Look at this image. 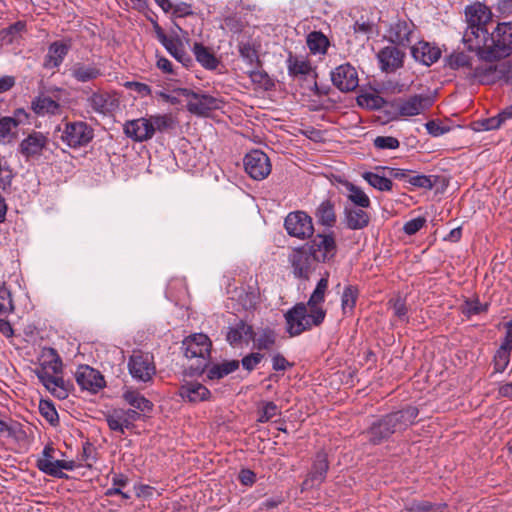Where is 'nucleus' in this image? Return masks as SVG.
Instances as JSON below:
<instances>
[{
  "mask_svg": "<svg viewBox=\"0 0 512 512\" xmlns=\"http://www.w3.org/2000/svg\"><path fill=\"white\" fill-rule=\"evenodd\" d=\"M63 363L54 348H43L38 363L34 368V373L40 383L58 399H65L69 395V390L61 376Z\"/></svg>",
  "mask_w": 512,
  "mask_h": 512,
  "instance_id": "obj_1",
  "label": "nucleus"
},
{
  "mask_svg": "<svg viewBox=\"0 0 512 512\" xmlns=\"http://www.w3.org/2000/svg\"><path fill=\"white\" fill-rule=\"evenodd\" d=\"M418 414L419 411L414 406L387 414L371 424L365 432V437L373 445L381 444L393 434L405 431L415 422Z\"/></svg>",
  "mask_w": 512,
  "mask_h": 512,
  "instance_id": "obj_2",
  "label": "nucleus"
},
{
  "mask_svg": "<svg viewBox=\"0 0 512 512\" xmlns=\"http://www.w3.org/2000/svg\"><path fill=\"white\" fill-rule=\"evenodd\" d=\"M512 53V22L499 23L487 33L479 51V60H501Z\"/></svg>",
  "mask_w": 512,
  "mask_h": 512,
  "instance_id": "obj_3",
  "label": "nucleus"
},
{
  "mask_svg": "<svg viewBox=\"0 0 512 512\" xmlns=\"http://www.w3.org/2000/svg\"><path fill=\"white\" fill-rule=\"evenodd\" d=\"M284 317L287 333L295 337L313 327L320 326L326 317V311L324 309L311 311L304 303H298L289 309Z\"/></svg>",
  "mask_w": 512,
  "mask_h": 512,
  "instance_id": "obj_4",
  "label": "nucleus"
},
{
  "mask_svg": "<svg viewBox=\"0 0 512 512\" xmlns=\"http://www.w3.org/2000/svg\"><path fill=\"white\" fill-rule=\"evenodd\" d=\"M498 60H477L469 72L468 80L471 83L482 85L493 84L501 80L507 70L504 64L496 63Z\"/></svg>",
  "mask_w": 512,
  "mask_h": 512,
  "instance_id": "obj_5",
  "label": "nucleus"
},
{
  "mask_svg": "<svg viewBox=\"0 0 512 512\" xmlns=\"http://www.w3.org/2000/svg\"><path fill=\"white\" fill-rule=\"evenodd\" d=\"M175 91L186 98V108L193 115L207 116L210 111L220 108V101L217 98L201 90L178 88Z\"/></svg>",
  "mask_w": 512,
  "mask_h": 512,
  "instance_id": "obj_6",
  "label": "nucleus"
},
{
  "mask_svg": "<svg viewBox=\"0 0 512 512\" xmlns=\"http://www.w3.org/2000/svg\"><path fill=\"white\" fill-rule=\"evenodd\" d=\"M93 138V128L84 121L67 122L61 134V141L72 149L87 146Z\"/></svg>",
  "mask_w": 512,
  "mask_h": 512,
  "instance_id": "obj_7",
  "label": "nucleus"
},
{
  "mask_svg": "<svg viewBox=\"0 0 512 512\" xmlns=\"http://www.w3.org/2000/svg\"><path fill=\"white\" fill-rule=\"evenodd\" d=\"M287 234L299 240H306L313 236L314 225L312 218L304 211L288 213L284 220Z\"/></svg>",
  "mask_w": 512,
  "mask_h": 512,
  "instance_id": "obj_8",
  "label": "nucleus"
},
{
  "mask_svg": "<svg viewBox=\"0 0 512 512\" xmlns=\"http://www.w3.org/2000/svg\"><path fill=\"white\" fill-rule=\"evenodd\" d=\"M211 346V341L207 335L197 333L187 337L183 341L182 348L184 350V355L186 358L199 359V368L201 366H206V362L210 356Z\"/></svg>",
  "mask_w": 512,
  "mask_h": 512,
  "instance_id": "obj_9",
  "label": "nucleus"
},
{
  "mask_svg": "<svg viewBox=\"0 0 512 512\" xmlns=\"http://www.w3.org/2000/svg\"><path fill=\"white\" fill-rule=\"evenodd\" d=\"M288 260L293 269V274L297 278H308L318 264L306 244L293 248L289 254Z\"/></svg>",
  "mask_w": 512,
  "mask_h": 512,
  "instance_id": "obj_10",
  "label": "nucleus"
},
{
  "mask_svg": "<svg viewBox=\"0 0 512 512\" xmlns=\"http://www.w3.org/2000/svg\"><path fill=\"white\" fill-rule=\"evenodd\" d=\"M128 370L134 380L150 381L156 372L153 357L148 353L134 352L129 358Z\"/></svg>",
  "mask_w": 512,
  "mask_h": 512,
  "instance_id": "obj_11",
  "label": "nucleus"
},
{
  "mask_svg": "<svg viewBox=\"0 0 512 512\" xmlns=\"http://www.w3.org/2000/svg\"><path fill=\"white\" fill-rule=\"evenodd\" d=\"M306 245L318 263L332 260L337 253V245L333 233L317 234Z\"/></svg>",
  "mask_w": 512,
  "mask_h": 512,
  "instance_id": "obj_12",
  "label": "nucleus"
},
{
  "mask_svg": "<svg viewBox=\"0 0 512 512\" xmlns=\"http://www.w3.org/2000/svg\"><path fill=\"white\" fill-rule=\"evenodd\" d=\"M140 419V414L134 409L115 408L105 414L109 429L123 435L125 430L134 427V422Z\"/></svg>",
  "mask_w": 512,
  "mask_h": 512,
  "instance_id": "obj_13",
  "label": "nucleus"
},
{
  "mask_svg": "<svg viewBox=\"0 0 512 512\" xmlns=\"http://www.w3.org/2000/svg\"><path fill=\"white\" fill-rule=\"evenodd\" d=\"M246 173L254 180H263L271 173L269 157L261 150H252L244 157Z\"/></svg>",
  "mask_w": 512,
  "mask_h": 512,
  "instance_id": "obj_14",
  "label": "nucleus"
},
{
  "mask_svg": "<svg viewBox=\"0 0 512 512\" xmlns=\"http://www.w3.org/2000/svg\"><path fill=\"white\" fill-rule=\"evenodd\" d=\"M75 379L81 389L93 394L98 393L106 385L103 375L88 365H81L77 368Z\"/></svg>",
  "mask_w": 512,
  "mask_h": 512,
  "instance_id": "obj_15",
  "label": "nucleus"
},
{
  "mask_svg": "<svg viewBox=\"0 0 512 512\" xmlns=\"http://www.w3.org/2000/svg\"><path fill=\"white\" fill-rule=\"evenodd\" d=\"M49 139L42 132L33 131L19 144V152L27 160L38 159L47 149Z\"/></svg>",
  "mask_w": 512,
  "mask_h": 512,
  "instance_id": "obj_16",
  "label": "nucleus"
},
{
  "mask_svg": "<svg viewBox=\"0 0 512 512\" xmlns=\"http://www.w3.org/2000/svg\"><path fill=\"white\" fill-rule=\"evenodd\" d=\"M331 80L340 91L349 92L358 87L359 79L356 69L350 64H342L331 72Z\"/></svg>",
  "mask_w": 512,
  "mask_h": 512,
  "instance_id": "obj_17",
  "label": "nucleus"
},
{
  "mask_svg": "<svg viewBox=\"0 0 512 512\" xmlns=\"http://www.w3.org/2000/svg\"><path fill=\"white\" fill-rule=\"evenodd\" d=\"M123 131L128 138L135 142H146L153 138L149 116L126 121Z\"/></svg>",
  "mask_w": 512,
  "mask_h": 512,
  "instance_id": "obj_18",
  "label": "nucleus"
},
{
  "mask_svg": "<svg viewBox=\"0 0 512 512\" xmlns=\"http://www.w3.org/2000/svg\"><path fill=\"white\" fill-rule=\"evenodd\" d=\"M329 465L326 454L318 453L313 462L311 471L302 483L301 490H309L319 487L326 479Z\"/></svg>",
  "mask_w": 512,
  "mask_h": 512,
  "instance_id": "obj_19",
  "label": "nucleus"
},
{
  "mask_svg": "<svg viewBox=\"0 0 512 512\" xmlns=\"http://www.w3.org/2000/svg\"><path fill=\"white\" fill-rule=\"evenodd\" d=\"M87 104L93 112L100 115H110L119 106L118 99L107 92H93L87 98Z\"/></svg>",
  "mask_w": 512,
  "mask_h": 512,
  "instance_id": "obj_20",
  "label": "nucleus"
},
{
  "mask_svg": "<svg viewBox=\"0 0 512 512\" xmlns=\"http://www.w3.org/2000/svg\"><path fill=\"white\" fill-rule=\"evenodd\" d=\"M405 53L396 46H386L377 53L380 69L390 73L403 66Z\"/></svg>",
  "mask_w": 512,
  "mask_h": 512,
  "instance_id": "obj_21",
  "label": "nucleus"
},
{
  "mask_svg": "<svg viewBox=\"0 0 512 512\" xmlns=\"http://www.w3.org/2000/svg\"><path fill=\"white\" fill-rule=\"evenodd\" d=\"M71 49V42L69 40H59L52 42L47 49V54L44 57L43 67L45 69H56L61 66L65 57Z\"/></svg>",
  "mask_w": 512,
  "mask_h": 512,
  "instance_id": "obj_22",
  "label": "nucleus"
},
{
  "mask_svg": "<svg viewBox=\"0 0 512 512\" xmlns=\"http://www.w3.org/2000/svg\"><path fill=\"white\" fill-rule=\"evenodd\" d=\"M432 105V99L427 95H413L397 104V111L401 116H416L423 113Z\"/></svg>",
  "mask_w": 512,
  "mask_h": 512,
  "instance_id": "obj_23",
  "label": "nucleus"
},
{
  "mask_svg": "<svg viewBox=\"0 0 512 512\" xmlns=\"http://www.w3.org/2000/svg\"><path fill=\"white\" fill-rule=\"evenodd\" d=\"M368 207H351L345 205L344 207V221L345 225L350 230L365 229L371 221L370 214L366 211Z\"/></svg>",
  "mask_w": 512,
  "mask_h": 512,
  "instance_id": "obj_24",
  "label": "nucleus"
},
{
  "mask_svg": "<svg viewBox=\"0 0 512 512\" xmlns=\"http://www.w3.org/2000/svg\"><path fill=\"white\" fill-rule=\"evenodd\" d=\"M491 18L490 9L480 2L473 3L465 8V19L468 26L487 27Z\"/></svg>",
  "mask_w": 512,
  "mask_h": 512,
  "instance_id": "obj_25",
  "label": "nucleus"
},
{
  "mask_svg": "<svg viewBox=\"0 0 512 512\" xmlns=\"http://www.w3.org/2000/svg\"><path fill=\"white\" fill-rule=\"evenodd\" d=\"M411 54L416 61L430 66L438 61L441 56V50L428 42L419 41L412 46Z\"/></svg>",
  "mask_w": 512,
  "mask_h": 512,
  "instance_id": "obj_26",
  "label": "nucleus"
},
{
  "mask_svg": "<svg viewBox=\"0 0 512 512\" xmlns=\"http://www.w3.org/2000/svg\"><path fill=\"white\" fill-rule=\"evenodd\" d=\"M253 337V328L244 321H238L228 328L226 340L233 347L248 344Z\"/></svg>",
  "mask_w": 512,
  "mask_h": 512,
  "instance_id": "obj_27",
  "label": "nucleus"
},
{
  "mask_svg": "<svg viewBox=\"0 0 512 512\" xmlns=\"http://www.w3.org/2000/svg\"><path fill=\"white\" fill-rule=\"evenodd\" d=\"M413 24L406 21H398L392 24L388 30V40L402 47H408L411 44L413 34Z\"/></svg>",
  "mask_w": 512,
  "mask_h": 512,
  "instance_id": "obj_28",
  "label": "nucleus"
},
{
  "mask_svg": "<svg viewBox=\"0 0 512 512\" xmlns=\"http://www.w3.org/2000/svg\"><path fill=\"white\" fill-rule=\"evenodd\" d=\"M71 77L80 83L93 81L102 76L100 67L95 63L76 62L69 69Z\"/></svg>",
  "mask_w": 512,
  "mask_h": 512,
  "instance_id": "obj_29",
  "label": "nucleus"
},
{
  "mask_svg": "<svg viewBox=\"0 0 512 512\" xmlns=\"http://www.w3.org/2000/svg\"><path fill=\"white\" fill-rule=\"evenodd\" d=\"M487 33V27H472L467 25L463 32L462 42L469 51L475 52L478 57L479 51L483 43H485Z\"/></svg>",
  "mask_w": 512,
  "mask_h": 512,
  "instance_id": "obj_30",
  "label": "nucleus"
},
{
  "mask_svg": "<svg viewBox=\"0 0 512 512\" xmlns=\"http://www.w3.org/2000/svg\"><path fill=\"white\" fill-rule=\"evenodd\" d=\"M343 191L351 207H370L371 200L362 188L347 180L340 182Z\"/></svg>",
  "mask_w": 512,
  "mask_h": 512,
  "instance_id": "obj_31",
  "label": "nucleus"
},
{
  "mask_svg": "<svg viewBox=\"0 0 512 512\" xmlns=\"http://www.w3.org/2000/svg\"><path fill=\"white\" fill-rule=\"evenodd\" d=\"M122 398L131 407L130 409L136 410L140 415L153 409L152 402L132 387H124Z\"/></svg>",
  "mask_w": 512,
  "mask_h": 512,
  "instance_id": "obj_32",
  "label": "nucleus"
},
{
  "mask_svg": "<svg viewBox=\"0 0 512 512\" xmlns=\"http://www.w3.org/2000/svg\"><path fill=\"white\" fill-rule=\"evenodd\" d=\"M25 116L26 112L23 109H17L15 111V117H2L0 118V143H10L16 136V129L19 126V121L16 117Z\"/></svg>",
  "mask_w": 512,
  "mask_h": 512,
  "instance_id": "obj_33",
  "label": "nucleus"
},
{
  "mask_svg": "<svg viewBox=\"0 0 512 512\" xmlns=\"http://www.w3.org/2000/svg\"><path fill=\"white\" fill-rule=\"evenodd\" d=\"M179 395L182 399L192 403L207 400L210 391L199 382H186L179 389Z\"/></svg>",
  "mask_w": 512,
  "mask_h": 512,
  "instance_id": "obj_34",
  "label": "nucleus"
},
{
  "mask_svg": "<svg viewBox=\"0 0 512 512\" xmlns=\"http://www.w3.org/2000/svg\"><path fill=\"white\" fill-rule=\"evenodd\" d=\"M31 108L38 116L60 115L62 113L59 102L44 95L36 97L31 103Z\"/></svg>",
  "mask_w": 512,
  "mask_h": 512,
  "instance_id": "obj_35",
  "label": "nucleus"
},
{
  "mask_svg": "<svg viewBox=\"0 0 512 512\" xmlns=\"http://www.w3.org/2000/svg\"><path fill=\"white\" fill-rule=\"evenodd\" d=\"M378 168H376V172H364L362 174L363 179L379 191H391L393 183L390 177L387 175V172Z\"/></svg>",
  "mask_w": 512,
  "mask_h": 512,
  "instance_id": "obj_36",
  "label": "nucleus"
},
{
  "mask_svg": "<svg viewBox=\"0 0 512 512\" xmlns=\"http://www.w3.org/2000/svg\"><path fill=\"white\" fill-rule=\"evenodd\" d=\"M193 54L199 64L207 70H215L219 65L216 56L203 44L194 43L192 48Z\"/></svg>",
  "mask_w": 512,
  "mask_h": 512,
  "instance_id": "obj_37",
  "label": "nucleus"
},
{
  "mask_svg": "<svg viewBox=\"0 0 512 512\" xmlns=\"http://www.w3.org/2000/svg\"><path fill=\"white\" fill-rule=\"evenodd\" d=\"M475 61L464 52H454L448 57L447 64L451 69L462 70L465 78L468 80L469 72L472 70Z\"/></svg>",
  "mask_w": 512,
  "mask_h": 512,
  "instance_id": "obj_38",
  "label": "nucleus"
},
{
  "mask_svg": "<svg viewBox=\"0 0 512 512\" xmlns=\"http://www.w3.org/2000/svg\"><path fill=\"white\" fill-rule=\"evenodd\" d=\"M315 217L319 224L326 227H333L336 223V213L331 200L322 201L316 208Z\"/></svg>",
  "mask_w": 512,
  "mask_h": 512,
  "instance_id": "obj_39",
  "label": "nucleus"
},
{
  "mask_svg": "<svg viewBox=\"0 0 512 512\" xmlns=\"http://www.w3.org/2000/svg\"><path fill=\"white\" fill-rule=\"evenodd\" d=\"M277 339V334L273 329L264 328L256 333L253 332L252 340L254 342V346L258 350H271Z\"/></svg>",
  "mask_w": 512,
  "mask_h": 512,
  "instance_id": "obj_40",
  "label": "nucleus"
},
{
  "mask_svg": "<svg viewBox=\"0 0 512 512\" xmlns=\"http://www.w3.org/2000/svg\"><path fill=\"white\" fill-rule=\"evenodd\" d=\"M328 288V278L322 277L312 294L310 295L308 302L305 304L311 311H314L315 309H323L321 304L325 300V294Z\"/></svg>",
  "mask_w": 512,
  "mask_h": 512,
  "instance_id": "obj_41",
  "label": "nucleus"
},
{
  "mask_svg": "<svg viewBox=\"0 0 512 512\" xmlns=\"http://www.w3.org/2000/svg\"><path fill=\"white\" fill-rule=\"evenodd\" d=\"M445 503L433 504L426 500H409L405 502L404 509L408 512H443Z\"/></svg>",
  "mask_w": 512,
  "mask_h": 512,
  "instance_id": "obj_42",
  "label": "nucleus"
},
{
  "mask_svg": "<svg viewBox=\"0 0 512 512\" xmlns=\"http://www.w3.org/2000/svg\"><path fill=\"white\" fill-rule=\"evenodd\" d=\"M359 290L357 286L347 285L344 287L341 296V309L344 315H351L354 311Z\"/></svg>",
  "mask_w": 512,
  "mask_h": 512,
  "instance_id": "obj_43",
  "label": "nucleus"
},
{
  "mask_svg": "<svg viewBox=\"0 0 512 512\" xmlns=\"http://www.w3.org/2000/svg\"><path fill=\"white\" fill-rule=\"evenodd\" d=\"M239 367L237 360L225 361L221 364L212 365L207 371V377L211 380L221 379L234 372Z\"/></svg>",
  "mask_w": 512,
  "mask_h": 512,
  "instance_id": "obj_44",
  "label": "nucleus"
},
{
  "mask_svg": "<svg viewBox=\"0 0 512 512\" xmlns=\"http://www.w3.org/2000/svg\"><path fill=\"white\" fill-rule=\"evenodd\" d=\"M149 121L153 129V136L156 132H167L175 126V121L170 114H154L149 115Z\"/></svg>",
  "mask_w": 512,
  "mask_h": 512,
  "instance_id": "obj_45",
  "label": "nucleus"
},
{
  "mask_svg": "<svg viewBox=\"0 0 512 512\" xmlns=\"http://www.w3.org/2000/svg\"><path fill=\"white\" fill-rule=\"evenodd\" d=\"M161 44L169 52L170 55H172L177 61L181 62L182 64L186 65V62L190 60L178 38L169 37Z\"/></svg>",
  "mask_w": 512,
  "mask_h": 512,
  "instance_id": "obj_46",
  "label": "nucleus"
},
{
  "mask_svg": "<svg viewBox=\"0 0 512 512\" xmlns=\"http://www.w3.org/2000/svg\"><path fill=\"white\" fill-rule=\"evenodd\" d=\"M488 307V303H481L478 297L467 298L461 305V312L466 317L471 318L472 316L487 312Z\"/></svg>",
  "mask_w": 512,
  "mask_h": 512,
  "instance_id": "obj_47",
  "label": "nucleus"
},
{
  "mask_svg": "<svg viewBox=\"0 0 512 512\" xmlns=\"http://www.w3.org/2000/svg\"><path fill=\"white\" fill-rule=\"evenodd\" d=\"M307 45L313 54H324L329 41L323 33L314 31L307 36Z\"/></svg>",
  "mask_w": 512,
  "mask_h": 512,
  "instance_id": "obj_48",
  "label": "nucleus"
},
{
  "mask_svg": "<svg viewBox=\"0 0 512 512\" xmlns=\"http://www.w3.org/2000/svg\"><path fill=\"white\" fill-rule=\"evenodd\" d=\"M238 51L245 63L253 68L258 66V52L253 44L249 41H241L238 44Z\"/></svg>",
  "mask_w": 512,
  "mask_h": 512,
  "instance_id": "obj_49",
  "label": "nucleus"
},
{
  "mask_svg": "<svg viewBox=\"0 0 512 512\" xmlns=\"http://www.w3.org/2000/svg\"><path fill=\"white\" fill-rule=\"evenodd\" d=\"M37 467L43 473L57 477V478H66L67 475L60 471L59 460L49 459V458H39L37 460Z\"/></svg>",
  "mask_w": 512,
  "mask_h": 512,
  "instance_id": "obj_50",
  "label": "nucleus"
},
{
  "mask_svg": "<svg viewBox=\"0 0 512 512\" xmlns=\"http://www.w3.org/2000/svg\"><path fill=\"white\" fill-rule=\"evenodd\" d=\"M39 413L51 426L59 425V415L52 401L40 400Z\"/></svg>",
  "mask_w": 512,
  "mask_h": 512,
  "instance_id": "obj_51",
  "label": "nucleus"
},
{
  "mask_svg": "<svg viewBox=\"0 0 512 512\" xmlns=\"http://www.w3.org/2000/svg\"><path fill=\"white\" fill-rule=\"evenodd\" d=\"M438 177L433 175H422L411 174V177L408 178V183L417 188H423L430 190L437 183Z\"/></svg>",
  "mask_w": 512,
  "mask_h": 512,
  "instance_id": "obj_52",
  "label": "nucleus"
},
{
  "mask_svg": "<svg viewBox=\"0 0 512 512\" xmlns=\"http://www.w3.org/2000/svg\"><path fill=\"white\" fill-rule=\"evenodd\" d=\"M15 307L10 290L5 286H0V315L7 316L14 311Z\"/></svg>",
  "mask_w": 512,
  "mask_h": 512,
  "instance_id": "obj_53",
  "label": "nucleus"
},
{
  "mask_svg": "<svg viewBox=\"0 0 512 512\" xmlns=\"http://www.w3.org/2000/svg\"><path fill=\"white\" fill-rule=\"evenodd\" d=\"M357 102L361 107L380 109L384 104V99L373 93H364L358 96Z\"/></svg>",
  "mask_w": 512,
  "mask_h": 512,
  "instance_id": "obj_54",
  "label": "nucleus"
},
{
  "mask_svg": "<svg viewBox=\"0 0 512 512\" xmlns=\"http://www.w3.org/2000/svg\"><path fill=\"white\" fill-rule=\"evenodd\" d=\"M510 354V351L498 348L493 358L495 372L502 373L505 371L510 362Z\"/></svg>",
  "mask_w": 512,
  "mask_h": 512,
  "instance_id": "obj_55",
  "label": "nucleus"
},
{
  "mask_svg": "<svg viewBox=\"0 0 512 512\" xmlns=\"http://www.w3.org/2000/svg\"><path fill=\"white\" fill-rule=\"evenodd\" d=\"M373 143L379 150H395L400 146L399 140L392 136H377Z\"/></svg>",
  "mask_w": 512,
  "mask_h": 512,
  "instance_id": "obj_56",
  "label": "nucleus"
},
{
  "mask_svg": "<svg viewBox=\"0 0 512 512\" xmlns=\"http://www.w3.org/2000/svg\"><path fill=\"white\" fill-rule=\"evenodd\" d=\"M12 177V172L9 169L6 160L4 157L0 156V190H6L10 187Z\"/></svg>",
  "mask_w": 512,
  "mask_h": 512,
  "instance_id": "obj_57",
  "label": "nucleus"
},
{
  "mask_svg": "<svg viewBox=\"0 0 512 512\" xmlns=\"http://www.w3.org/2000/svg\"><path fill=\"white\" fill-rule=\"evenodd\" d=\"M280 414L278 406L274 402H266L260 412L258 422L265 423Z\"/></svg>",
  "mask_w": 512,
  "mask_h": 512,
  "instance_id": "obj_58",
  "label": "nucleus"
},
{
  "mask_svg": "<svg viewBox=\"0 0 512 512\" xmlns=\"http://www.w3.org/2000/svg\"><path fill=\"white\" fill-rule=\"evenodd\" d=\"M392 303V309L394 315L403 322H408V309L405 300L401 297H397L390 301Z\"/></svg>",
  "mask_w": 512,
  "mask_h": 512,
  "instance_id": "obj_59",
  "label": "nucleus"
},
{
  "mask_svg": "<svg viewBox=\"0 0 512 512\" xmlns=\"http://www.w3.org/2000/svg\"><path fill=\"white\" fill-rule=\"evenodd\" d=\"M378 169H381L384 172H387V175L390 178L403 180L404 182L408 183V178L411 177L412 171L400 169V168H393V167H379Z\"/></svg>",
  "mask_w": 512,
  "mask_h": 512,
  "instance_id": "obj_60",
  "label": "nucleus"
},
{
  "mask_svg": "<svg viewBox=\"0 0 512 512\" xmlns=\"http://www.w3.org/2000/svg\"><path fill=\"white\" fill-rule=\"evenodd\" d=\"M426 223V219L423 217H417L414 219H411L407 221L404 224L403 230L407 235H414L416 234L420 229L423 228V226Z\"/></svg>",
  "mask_w": 512,
  "mask_h": 512,
  "instance_id": "obj_61",
  "label": "nucleus"
},
{
  "mask_svg": "<svg viewBox=\"0 0 512 512\" xmlns=\"http://www.w3.org/2000/svg\"><path fill=\"white\" fill-rule=\"evenodd\" d=\"M125 87L138 93L141 97L150 96L152 92L151 88L147 84L136 81L126 82Z\"/></svg>",
  "mask_w": 512,
  "mask_h": 512,
  "instance_id": "obj_62",
  "label": "nucleus"
},
{
  "mask_svg": "<svg viewBox=\"0 0 512 512\" xmlns=\"http://www.w3.org/2000/svg\"><path fill=\"white\" fill-rule=\"evenodd\" d=\"M263 355L260 353H251L245 356L241 363L244 369L252 371L262 360Z\"/></svg>",
  "mask_w": 512,
  "mask_h": 512,
  "instance_id": "obj_63",
  "label": "nucleus"
},
{
  "mask_svg": "<svg viewBox=\"0 0 512 512\" xmlns=\"http://www.w3.org/2000/svg\"><path fill=\"white\" fill-rule=\"evenodd\" d=\"M290 367H292V363H290L283 355L278 353L272 357V368L275 371H285Z\"/></svg>",
  "mask_w": 512,
  "mask_h": 512,
  "instance_id": "obj_64",
  "label": "nucleus"
}]
</instances>
